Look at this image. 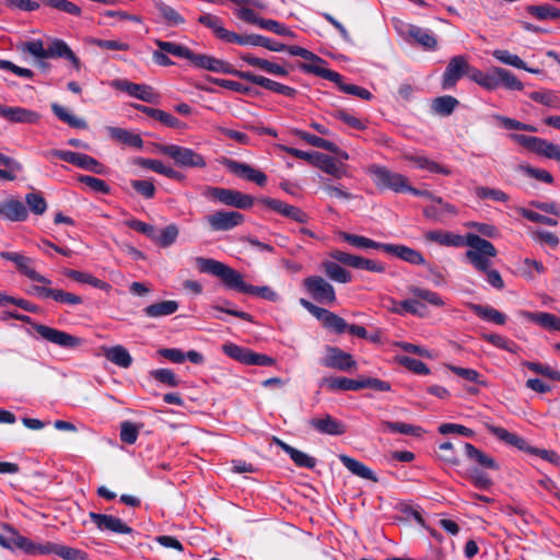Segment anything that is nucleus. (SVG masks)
Wrapping results in <instances>:
<instances>
[{"label": "nucleus", "instance_id": "nucleus-1", "mask_svg": "<svg viewBox=\"0 0 560 560\" xmlns=\"http://www.w3.org/2000/svg\"><path fill=\"white\" fill-rule=\"evenodd\" d=\"M196 264L200 272L220 278L225 288L230 290H236L244 294L256 295L270 302L279 301V294L272 288L268 285L256 287L247 284L241 272L219 260L197 257Z\"/></svg>", "mask_w": 560, "mask_h": 560}, {"label": "nucleus", "instance_id": "nucleus-2", "mask_svg": "<svg viewBox=\"0 0 560 560\" xmlns=\"http://www.w3.org/2000/svg\"><path fill=\"white\" fill-rule=\"evenodd\" d=\"M425 238L443 246L462 247L468 246L465 256L475 269H485L487 257L495 254L494 245L481 236L468 233L466 236L453 232L429 231Z\"/></svg>", "mask_w": 560, "mask_h": 560}, {"label": "nucleus", "instance_id": "nucleus-3", "mask_svg": "<svg viewBox=\"0 0 560 560\" xmlns=\"http://www.w3.org/2000/svg\"><path fill=\"white\" fill-rule=\"evenodd\" d=\"M22 54H28L36 59L39 69L48 70L49 63L45 60L48 58H63L70 61L72 67L79 71L81 69V61L62 39H54L47 48L44 47L42 39H33L22 43L18 46Z\"/></svg>", "mask_w": 560, "mask_h": 560}, {"label": "nucleus", "instance_id": "nucleus-4", "mask_svg": "<svg viewBox=\"0 0 560 560\" xmlns=\"http://www.w3.org/2000/svg\"><path fill=\"white\" fill-rule=\"evenodd\" d=\"M0 318L1 320L14 318L16 320L26 323L31 325L44 340L65 349H77L81 347L84 342V340L80 337L73 336L63 330L46 326L44 324H37L28 315L20 314L18 312H3Z\"/></svg>", "mask_w": 560, "mask_h": 560}, {"label": "nucleus", "instance_id": "nucleus-5", "mask_svg": "<svg viewBox=\"0 0 560 560\" xmlns=\"http://www.w3.org/2000/svg\"><path fill=\"white\" fill-rule=\"evenodd\" d=\"M301 69L304 72L316 74L323 79L334 82L338 89L347 94L358 96L364 101H371L373 98L372 93L365 88L348 84L343 82L342 75L334 70L327 69L319 65L302 63Z\"/></svg>", "mask_w": 560, "mask_h": 560}, {"label": "nucleus", "instance_id": "nucleus-6", "mask_svg": "<svg viewBox=\"0 0 560 560\" xmlns=\"http://www.w3.org/2000/svg\"><path fill=\"white\" fill-rule=\"evenodd\" d=\"M202 196L228 207L243 210L252 208L256 200L253 196L240 190L213 186H206L202 190Z\"/></svg>", "mask_w": 560, "mask_h": 560}, {"label": "nucleus", "instance_id": "nucleus-7", "mask_svg": "<svg viewBox=\"0 0 560 560\" xmlns=\"http://www.w3.org/2000/svg\"><path fill=\"white\" fill-rule=\"evenodd\" d=\"M46 158H59L60 160L68 162L72 165H75L85 171L105 175L107 174V167L98 162L93 156H90L85 153H79L73 151H63V150H49L44 153Z\"/></svg>", "mask_w": 560, "mask_h": 560}, {"label": "nucleus", "instance_id": "nucleus-8", "mask_svg": "<svg viewBox=\"0 0 560 560\" xmlns=\"http://www.w3.org/2000/svg\"><path fill=\"white\" fill-rule=\"evenodd\" d=\"M510 138L533 153L560 162L559 144L552 143L542 138L526 136L522 133H513L510 136Z\"/></svg>", "mask_w": 560, "mask_h": 560}, {"label": "nucleus", "instance_id": "nucleus-9", "mask_svg": "<svg viewBox=\"0 0 560 560\" xmlns=\"http://www.w3.org/2000/svg\"><path fill=\"white\" fill-rule=\"evenodd\" d=\"M158 150L182 167L203 168L207 165L205 158L189 148L177 144H159Z\"/></svg>", "mask_w": 560, "mask_h": 560}, {"label": "nucleus", "instance_id": "nucleus-10", "mask_svg": "<svg viewBox=\"0 0 560 560\" xmlns=\"http://www.w3.org/2000/svg\"><path fill=\"white\" fill-rule=\"evenodd\" d=\"M287 151L292 156L307 161L336 178H341L346 174L341 166L337 164L336 160L327 154L320 152H306L294 148H290Z\"/></svg>", "mask_w": 560, "mask_h": 560}, {"label": "nucleus", "instance_id": "nucleus-11", "mask_svg": "<svg viewBox=\"0 0 560 560\" xmlns=\"http://www.w3.org/2000/svg\"><path fill=\"white\" fill-rule=\"evenodd\" d=\"M369 174L380 189H390L395 192H404L406 189L407 177L402 174L392 172L385 166L376 164L371 165L369 167Z\"/></svg>", "mask_w": 560, "mask_h": 560}, {"label": "nucleus", "instance_id": "nucleus-12", "mask_svg": "<svg viewBox=\"0 0 560 560\" xmlns=\"http://www.w3.org/2000/svg\"><path fill=\"white\" fill-rule=\"evenodd\" d=\"M303 288L317 303L330 305L336 302L335 288L320 276L306 277L303 280Z\"/></svg>", "mask_w": 560, "mask_h": 560}, {"label": "nucleus", "instance_id": "nucleus-13", "mask_svg": "<svg viewBox=\"0 0 560 560\" xmlns=\"http://www.w3.org/2000/svg\"><path fill=\"white\" fill-rule=\"evenodd\" d=\"M7 535L0 534V546L13 550L19 549L30 556H36L42 553L43 544H36L27 537L21 535L15 528L10 525H4Z\"/></svg>", "mask_w": 560, "mask_h": 560}, {"label": "nucleus", "instance_id": "nucleus-14", "mask_svg": "<svg viewBox=\"0 0 560 560\" xmlns=\"http://www.w3.org/2000/svg\"><path fill=\"white\" fill-rule=\"evenodd\" d=\"M300 304L316 317L325 328L336 334H343L347 330L348 324L339 315L317 306L306 299H300Z\"/></svg>", "mask_w": 560, "mask_h": 560}, {"label": "nucleus", "instance_id": "nucleus-15", "mask_svg": "<svg viewBox=\"0 0 560 560\" xmlns=\"http://www.w3.org/2000/svg\"><path fill=\"white\" fill-rule=\"evenodd\" d=\"M320 364L325 368L342 372H350L358 366L357 361L350 353L335 346H327L325 348V355L322 358Z\"/></svg>", "mask_w": 560, "mask_h": 560}, {"label": "nucleus", "instance_id": "nucleus-16", "mask_svg": "<svg viewBox=\"0 0 560 560\" xmlns=\"http://www.w3.org/2000/svg\"><path fill=\"white\" fill-rule=\"evenodd\" d=\"M257 201L266 208L277 212L278 214L288 218L298 223H307L310 215L299 207L289 205L280 199L270 197H260Z\"/></svg>", "mask_w": 560, "mask_h": 560}, {"label": "nucleus", "instance_id": "nucleus-17", "mask_svg": "<svg viewBox=\"0 0 560 560\" xmlns=\"http://www.w3.org/2000/svg\"><path fill=\"white\" fill-rule=\"evenodd\" d=\"M257 201L266 208L277 212L278 214L288 218L298 223H307L310 215L299 207L289 205L280 199L270 197H260Z\"/></svg>", "mask_w": 560, "mask_h": 560}, {"label": "nucleus", "instance_id": "nucleus-18", "mask_svg": "<svg viewBox=\"0 0 560 560\" xmlns=\"http://www.w3.org/2000/svg\"><path fill=\"white\" fill-rule=\"evenodd\" d=\"M206 221L212 232L231 231L245 221V217L238 211H215L206 217Z\"/></svg>", "mask_w": 560, "mask_h": 560}, {"label": "nucleus", "instance_id": "nucleus-19", "mask_svg": "<svg viewBox=\"0 0 560 560\" xmlns=\"http://www.w3.org/2000/svg\"><path fill=\"white\" fill-rule=\"evenodd\" d=\"M0 257L12 261L19 272L28 279L43 284H51V280L37 272L33 267V259L16 252H0Z\"/></svg>", "mask_w": 560, "mask_h": 560}, {"label": "nucleus", "instance_id": "nucleus-20", "mask_svg": "<svg viewBox=\"0 0 560 560\" xmlns=\"http://www.w3.org/2000/svg\"><path fill=\"white\" fill-rule=\"evenodd\" d=\"M110 85L116 90L126 92L130 96L147 103L155 104L160 98V95L153 90V88L147 84H138L125 79H118L114 80Z\"/></svg>", "mask_w": 560, "mask_h": 560}, {"label": "nucleus", "instance_id": "nucleus-21", "mask_svg": "<svg viewBox=\"0 0 560 560\" xmlns=\"http://www.w3.org/2000/svg\"><path fill=\"white\" fill-rule=\"evenodd\" d=\"M468 70L469 62L466 56L452 57L442 75V88L444 90L453 89L463 75H467Z\"/></svg>", "mask_w": 560, "mask_h": 560}, {"label": "nucleus", "instance_id": "nucleus-22", "mask_svg": "<svg viewBox=\"0 0 560 560\" xmlns=\"http://www.w3.org/2000/svg\"><path fill=\"white\" fill-rule=\"evenodd\" d=\"M228 170L240 178H244L248 182L255 183L256 185L264 187L267 183V176L264 172L254 168L249 164L228 160L225 162Z\"/></svg>", "mask_w": 560, "mask_h": 560}, {"label": "nucleus", "instance_id": "nucleus-23", "mask_svg": "<svg viewBox=\"0 0 560 560\" xmlns=\"http://www.w3.org/2000/svg\"><path fill=\"white\" fill-rule=\"evenodd\" d=\"M89 517L102 532L108 530L112 533L126 535L133 532L130 526L114 515L90 512Z\"/></svg>", "mask_w": 560, "mask_h": 560}, {"label": "nucleus", "instance_id": "nucleus-24", "mask_svg": "<svg viewBox=\"0 0 560 560\" xmlns=\"http://www.w3.org/2000/svg\"><path fill=\"white\" fill-rule=\"evenodd\" d=\"M0 117L13 124H36L40 115L37 112L24 107H12L0 104Z\"/></svg>", "mask_w": 560, "mask_h": 560}, {"label": "nucleus", "instance_id": "nucleus-25", "mask_svg": "<svg viewBox=\"0 0 560 560\" xmlns=\"http://www.w3.org/2000/svg\"><path fill=\"white\" fill-rule=\"evenodd\" d=\"M198 22L207 28L211 30L219 39L225 43H235L237 34L226 30L219 16L206 13L198 18Z\"/></svg>", "mask_w": 560, "mask_h": 560}, {"label": "nucleus", "instance_id": "nucleus-26", "mask_svg": "<svg viewBox=\"0 0 560 560\" xmlns=\"http://www.w3.org/2000/svg\"><path fill=\"white\" fill-rule=\"evenodd\" d=\"M245 81H248L250 83H254L256 85H259L264 89H267L269 91H272L275 93L288 96V97H295L298 94V91L294 88L284 85L282 83L276 82L269 78L255 74L253 72H247Z\"/></svg>", "mask_w": 560, "mask_h": 560}, {"label": "nucleus", "instance_id": "nucleus-27", "mask_svg": "<svg viewBox=\"0 0 560 560\" xmlns=\"http://www.w3.org/2000/svg\"><path fill=\"white\" fill-rule=\"evenodd\" d=\"M310 424L322 434L342 435L347 431L346 424L332 418L330 415H325L322 418H313Z\"/></svg>", "mask_w": 560, "mask_h": 560}, {"label": "nucleus", "instance_id": "nucleus-28", "mask_svg": "<svg viewBox=\"0 0 560 560\" xmlns=\"http://www.w3.org/2000/svg\"><path fill=\"white\" fill-rule=\"evenodd\" d=\"M235 43L241 46H259L264 47L270 51H284L287 49V45L273 42L272 39L258 35V34H249V35H240L237 34Z\"/></svg>", "mask_w": 560, "mask_h": 560}, {"label": "nucleus", "instance_id": "nucleus-29", "mask_svg": "<svg viewBox=\"0 0 560 560\" xmlns=\"http://www.w3.org/2000/svg\"><path fill=\"white\" fill-rule=\"evenodd\" d=\"M384 253L396 256L401 260L409 262L411 265L420 266L425 264V259L423 255L406 245H396V244H386L384 247Z\"/></svg>", "mask_w": 560, "mask_h": 560}, {"label": "nucleus", "instance_id": "nucleus-30", "mask_svg": "<svg viewBox=\"0 0 560 560\" xmlns=\"http://www.w3.org/2000/svg\"><path fill=\"white\" fill-rule=\"evenodd\" d=\"M27 209L18 199H8L0 203V219L11 222H22L27 219Z\"/></svg>", "mask_w": 560, "mask_h": 560}, {"label": "nucleus", "instance_id": "nucleus-31", "mask_svg": "<svg viewBox=\"0 0 560 560\" xmlns=\"http://www.w3.org/2000/svg\"><path fill=\"white\" fill-rule=\"evenodd\" d=\"M40 551H42L40 555L55 553L65 560H86L88 559V555L84 551L77 549V548L68 547L65 545L55 544V542L43 544V548Z\"/></svg>", "mask_w": 560, "mask_h": 560}, {"label": "nucleus", "instance_id": "nucleus-32", "mask_svg": "<svg viewBox=\"0 0 560 560\" xmlns=\"http://www.w3.org/2000/svg\"><path fill=\"white\" fill-rule=\"evenodd\" d=\"M135 108L143 114H147L149 117L160 121L166 127L175 129H184L186 127L185 122L180 121L178 118H176L167 112L158 108H152L141 104L135 105Z\"/></svg>", "mask_w": 560, "mask_h": 560}, {"label": "nucleus", "instance_id": "nucleus-33", "mask_svg": "<svg viewBox=\"0 0 560 560\" xmlns=\"http://www.w3.org/2000/svg\"><path fill=\"white\" fill-rule=\"evenodd\" d=\"M518 315L527 320H530L538 326L548 329V330H557L560 331V317L547 312H529V311H520Z\"/></svg>", "mask_w": 560, "mask_h": 560}, {"label": "nucleus", "instance_id": "nucleus-34", "mask_svg": "<svg viewBox=\"0 0 560 560\" xmlns=\"http://www.w3.org/2000/svg\"><path fill=\"white\" fill-rule=\"evenodd\" d=\"M61 272L65 277L71 279L73 281H77L79 283L90 284L93 288H96V289H100V290H103L106 292L112 290V285L109 283L94 277L93 275H91L89 272L79 271V270L69 269V268H65Z\"/></svg>", "mask_w": 560, "mask_h": 560}, {"label": "nucleus", "instance_id": "nucleus-35", "mask_svg": "<svg viewBox=\"0 0 560 560\" xmlns=\"http://www.w3.org/2000/svg\"><path fill=\"white\" fill-rule=\"evenodd\" d=\"M241 59L245 61L247 65L256 67L269 74L285 77L289 73L284 67L270 62L267 59L255 57L252 54H242Z\"/></svg>", "mask_w": 560, "mask_h": 560}, {"label": "nucleus", "instance_id": "nucleus-36", "mask_svg": "<svg viewBox=\"0 0 560 560\" xmlns=\"http://www.w3.org/2000/svg\"><path fill=\"white\" fill-rule=\"evenodd\" d=\"M319 385L326 386L329 390L336 392H348V390H360V377L357 380L348 378L345 376H329L322 378Z\"/></svg>", "mask_w": 560, "mask_h": 560}, {"label": "nucleus", "instance_id": "nucleus-37", "mask_svg": "<svg viewBox=\"0 0 560 560\" xmlns=\"http://www.w3.org/2000/svg\"><path fill=\"white\" fill-rule=\"evenodd\" d=\"M339 460L353 475L373 482L378 481L376 475L366 465L359 462L358 459L352 458L346 454H340Z\"/></svg>", "mask_w": 560, "mask_h": 560}, {"label": "nucleus", "instance_id": "nucleus-38", "mask_svg": "<svg viewBox=\"0 0 560 560\" xmlns=\"http://www.w3.org/2000/svg\"><path fill=\"white\" fill-rule=\"evenodd\" d=\"M464 451L466 457L474 462L475 464L481 466L482 468L499 469V465L497 464L495 459L491 457L490 455L486 454L481 450L477 448L470 443H464Z\"/></svg>", "mask_w": 560, "mask_h": 560}, {"label": "nucleus", "instance_id": "nucleus-39", "mask_svg": "<svg viewBox=\"0 0 560 560\" xmlns=\"http://www.w3.org/2000/svg\"><path fill=\"white\" fill-rule=\"evenodd\" d=\"M407 34L424 49L434 50L438 46L436 37L428 28H422L417 25H408Z\"/></svg>", "mask_w": 560, "mask_h": 560}, {"label": "nucleus", "instance_id": "nucleus-40", "mask_svg": "<svg viewBox=\"0 0 560 560\" xmlns=\"http://www.w3.org/2000/svg\"><path fill=\"white\" fill-rule=\"evenodd\" d=\"M525 11L538 21H553L560 19V9L549 4H529L526 5Z\"/></svg>", "mask_w": 560, "mask_h": 560}, {"label": "nucleus", "instance_id": "nucleus-41", "mask_svg": "<svg viewBox=\"0 0 560 560\" xmlns=\"http://www.w3.org/2000/svg\"><path fill=\"white\" fill-rule=\"evenodd\" d=\"M338 235L342 241H345L346 243H348L349 245H351L353 247H357L360 249L373 248V249H378V250L384 252L385 243H378V242H375L366 236L351 234V233L343 232V231H340L338 233Z\"/></svg>", "mask_w": 560, "mask_h": 560}, {"label": "nucleus", "instance_id": "nucleus-42", "mask_svg": "<svg viewBox=\"0 0 560 560\" xmlns=\"http://www.w3.org/2000/svg\"><path fill=\"white\" fill-rule=\"evenodd\" d=\"M104 355L109 362L122 369H128L132 364L129 351L120 345L105 348Z\"/></svg>", "mask_w": 560, "mask_h": 560}, {"label": "nucleus", "instance_id": "nucleus-43", "mask_svg": "<svg viewBox=\"0 0 560 560\" xmlns=\"http://www.w3.org/2000/svg\"><path fill=\"white\" fill-rule=\"evenodd\" d=\"M179 307L178 302L173 300L161 301L143 308V313L151 318H158L174 314Z\"/></svg>", "mask_w": 560, "mask_h": 560}, {"label": "nucleus", "instance_id": "nucleus-44", "mask_svg": "<svg viewBox=\"0 0 560 560\" xmlns=\"http://www.w3.org/2000/svg\"><path fill=\"white\" fill-rule=\"evenodd\" d=\"M108 133L113 139L127 144L129 147L141 149L143 147V140L140 135L131 132L127 129H122L119 127H109Z\"/></svg>", "mask_w": 560, "mask_h": 560}, {"label": "nucleus", "instance_id": "nucleus-45", "mask_svg": "<svg viewBox=\"0 0 560 560\" xmlns=\"http://www.w3.org/2000/svg\"><path fill=\"white\" fill-rule=\"evenodd\" d=\"M405 160L412 162L418 168L427 170L431 173L442 174L446 176L451 174V170L448 167L441 165L425 156L406 154Z\"/></svg>", "mask_w": 560, "mask_h": 560}, {"label": "nucleus", "instance_id": "nucleus-46", "mask_svg": "<svg viewBox=\"0 0 560 560\" xmlns=\"http://www.w3.org/2000/svg\"><path fill=\"white\" fill-rule=\"evenodd\" d=\"M136 163L138 165L145 167L148 170H151L155 173L165 175L166 177L172 178V179L183 178V175L178 171H176L172 167L165 166L159 160L139 158V159H137Z\"/></svg>", "mask_w": 560, "mask_h": 560}, {"label": "nucleus", "instance_id": "nucleus-47", "mask_svg": "<svg viewBox=\"0 0 560 560\" xmlns=\"http://www.w3.org/2000/svg\"><path fill=\"white\" fill-rule=\"evenodd\" d=\"M322 268L325 275L332 281L339 283H349L352 280L351 273L336 261H323Z\"/></svg>", "mask_w": 560, "mask_h": 560}, {"label": "nucleus", "instance_id": "nucleus-48", "mask_svg": "<svg viewBox=\"0 0 560 560\" xmlns=\"http://www.w3.org/2000/svg\"><path fill=\"white\" fill-rule=\"evenodd\" d=\"M469 308L480 318L492 322L497 325H504L506 316L491 306H483L480 304H469Z\"/></svg>", "mask_w": 560, "mask_h": 560}, {"label": "nucleus", "instance_id": "nucleus-49", "mask_svg": "<svg viewBox=\"0 0 560 560\" xmlns=\"http://www.w3.org/2000/svg\"><path fill=\"white\" fill-rule=\"evenodd\" d=\"M51 110L57 116L59 120L69 125L72 128L77 129H85L88 128V122L83 118H79L71 114L67 108L59 105L58 103L51 104Z\"/></svg>", "mask_w": 560, "mask_h": 560}, {"label": "nucleus", "instance_id": "nucleus-50", "mask_svg": "<svg viewBox=\"0 0 560 560\" xmlns=\"http://www.w3.org/2000/svg\"><path fill=\"white\" fill-rule=\"evenodd\" d=\"M179 234V229L176 224H168L162 230H155L154 237L152 242H154L160 247L166 248L173 245Z\"/></svg>", "mask_w": 560, "mask_h": 560}, {"label": "nucleus", "instance_id": "nucleus-51", "mask_svg": "<svg viewBox=\"0 0 560 560\" xmlns=\"http://www.w3.org/2000/svg\"><path fill=\"white\" fill-rule=\"evenodd\" d=\"M459 102L457 98L451 95L439 96L432 102V110L440 116H450Z\"/></svg>", "mask_w": 560, "mask_h": 560}, {"label": "nucleus", "instance_id": "nucleus-52", "mask_svg": "<svg viewBox=\"0 0 560 560\" xmlns=\"http://www.w3.org/2000/svg\"><path fill=\"white\" fill-rule=\"evenodd\" d=\"M294 135L315 148L324 149L331 153H338V147L334 142L324 138L317 137L303 130H295Z\"/></svg>", "mask_w": 560, "mask_h": 560}, {"label": "nucleus", "instance_id": "nucleus-53", "mask_svg": "<svg viewBox=\"0 0 560 560\" xmlns=\"http://www.w3.org/2000/svg\"><path fill=\"white\" fill-rule=\"evenodd\" d=\"M208 71L215 72V73L231 74V75L237 77L242 80L246 79V75L248 72V71L236 70L228 61L218 59L215 57H212L210 59Z\"/></svg>", "mask_w": 560, "mask_h": 560}, {"label": "nucleus", "instance_id": "nucleus-54", "mask_svg": "<svg viewBox=\"0 0 560 560\" xmlns=\"http://www.w3.org/2000/svg\"><path fill=\"white\" fill-rule=\"evenodd\" d=\"M154 43L162 51H165L166 54H171L175 57L183 58L186 60H188L189 57H191V50L184 45L173 42H165L162 39H155Z\"/></svg>", "mask_w": 560, "mask_h": 560}, {"label": "nucleus", "instance_id": "nucleus-55", "mask_svg": "<svg viewBox=\"0 0 560 560\" xmlns=\"http://www.w3.org/2000/svg\"><path fill=\"white\" fill-rule=\"evenodd\" d=\"M383 431H389L393 433H401L407 435L420 436L423 432L421 427L404 423V422H382Z\"/></svg>", "mask_w": 560, "mask_h": 560}, {"label": "nucleus", "instance_id": "nucleus-56", "mask_svg": "<svg viewBox=\"0 0 560 560\" xmlns=\"http://www.w3.org/2000/svg\"><path fill=\"white\" fill-rule=\"evenodd\" d=\"M222 351L230 357L231 359H234L243 364L248 363L250 349L241 347L238 345H235L233 342H228L222 346Z\"/></svg>", "mask_w": 560, "mask_h": 560}, {"label": "nucleus", "instance_id": "nucleus-57", "mask_svg": "<svg viewBox=\"0 0 560 560\" xmlns=\"http://www.w3.org/2000/svg\"><path fill=\"white\" fill-rule=\"evenodd\" d=\"M155 7L168 25L176 26L185 22V19L168 4L158 1Z\"/></svg>", "mask_w": 560, "mask_h": 560}, {"label": "nucleus", "instance_id": "nucleus-58", "mask_svg": "<svg viewBox=\"0 0 560 560\" xmlns=\"http://www.w3.org/2000/svg\"><path fill=\"white\" fill-rule=\"evenodd\" d=\"M482 339L499 349H503L512 353L517 352V350L520 349V347L515 342L498 334H483Z\"/></svg>", "mask_w": 560, "mask_h": 560}, {"label": "nucleus", "instance_id": "nucleus-59", "mask_svg": "<svg viewBox=\"0 0 560 560\" xmlns=\"http://www.w3.org/2000/svg\"><path fill=\"white\" fill-rule=\"evenodd\" d=\"M50 300L59 303V304H66L70 306L80 305L83 303V299L72 292H68L61 289H55L52 290V294Z\"/></svg>", "mask_w": 560, "mask_h": 560}, {"label": "nucleus", "instance_id": "nucleus-60", "mask_svg": "<svg viewBox=\"0 0 560 560\" xmlns=\"http://www.w3.org/2000/svg\"><path fill=\"white\" fill-rule=\"evenodd\" d=\"M497 73L500 78V85L511 91H522L524 84L509 70L504 68H497Z\"/></svg>", "mask_w": 560, "mask_h": 560}, {"label": "nucleus", "instance_id": "nucleus-61", "mask_svg": "<svg viewBox=\"0 0 560 560\" xmlns=\"http://www.w3.org/2000/svg\"><path fill=\"white\" fill-rule=\"evenodd\" d=\"M492 56L504 65L512 66L517 69H526L525 62L514 54H511L505 49H495L492 51Z\"/></svg>", "mask_w": 560, "mask_h": 560}, {"label": "nucleus", "instance_id": "nucleus-62", "mask_svg": "<svg viewBox=\"0 0 560 560\" xmlns=\"http://www.w3.org/2000/svg\"><path fill=\"white\" fill-rule=\"evenodd\" d=\"M475 195L480 199H492L500 202H506L509 200V196L503 190L485 186L476 187Z\"/></svg>", "mask_w": 560, "mask_h": 560}, {"label": "nucleus", "instance_id": "nucleus-63", "mask_svg": "<svg viewBox=\"0 0 560 560\" xmlns=\"http://www.w3.org/2000/svg\"><path fill=\"white\" fill-rule=\"evenodd\" d=\"M25 202L27 203L30 210L36 215H42L47 210V202L45 198L38 192L26 194Z\"/></svg>", "mask_w": 560, "mask_h": 560}, {"label": "nucleus", "instance_id": "nucleus-64", "mask_svg": "<svg viewBox=\"0 0 560 560\" xmlns=\"http://www.w3.org/2000/svg\"><path fill=\"white\" fill-rule=\"evenodd\" d=\"M529 97L542 105L551 107L553 109H560V98L552 92H532Z\"/></svg>", "mask_w": 560, "mask_h": 560}]
</instances>
